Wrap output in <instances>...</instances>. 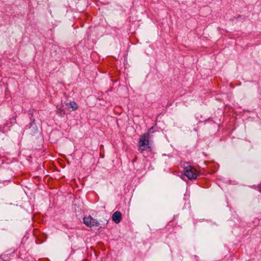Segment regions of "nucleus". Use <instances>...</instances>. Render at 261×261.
<instances>
[{"mask_svg":"<svg viewBox=\"0 0 261 261\" xmlns=\"http://www.w3.org/2000/svg\"><path fill=\"white\" fill-rule=\"evenodd\" d=\"M153 127L150 128L147 133L142 135L138 141V151L142 153L144 151H151V145L150 141V134Z\"/></svg>","mask_w":261,"mask_h":261,"instance_id":"nucleus-1","label":"nucleus"},{"mask_svg":"<svg viewBox=\"0 0 261 261\" xmlns=\"http://www.w3.org/2000/svg\"><path fill=\"white\" fill-rule=\"evenodd\" d=\"M57 113L59 114L61 116H63L65 114L64 111L61 109H59L57 111Z\"/></svg>","mask_w":261,"mask_h":261,"instance_id":"nucleus-7","label":"nucleus"},{"mask_svg":"<svg viewBox=\"0 0 261 261\" xmlns=\"http://www.w3.org/2000/svg\"><path fill=\"white\" fill-rule=\"evenodd\" d=\"M258 191L261 192V184L258 186Z\"/></svg>","mask_w":261,"mask_h":261,"instance_id":"nucleus-8","label":"nucleus"},{"mask_svg":"<svg viewBox=\"0 0 261 261\" xmlns=\"http://www.w3.org/2000/svg\"><path fill=\"white\" fill-rule=\"evenodd\" d=\"M30 125H31V126H30L31 132L33 134L35 133L37 131L38 128H37L36 124L35 123V120H33L31 122Z\"/></svg>","mask_w":261,"mask_h":261,"instance_id":"nucleus-5","label":"nucleus"},{"mask_svg":"<svg viewBox=\"0 0 261 261\" xmlns=\"http://www.w3.org/2000/svg\"><path fill=\"white\" fill-rule=\"evenodd\" d=\"M70 107L72 109L73 111H75V110H77L78 108L77 104L74 101L70 102Z\"/></svg>","mask_w":261,"mask_h":261,"instance_id":"nucleus-6","label":"nucleus"},{"mask_svg":"<svg viewBox=\"0 0 261 261\" xmlns=\"http://www.w3.org/2000/svg\"><path fill=\"white\" fill-rule=\"evenodd\" d=\"M184 173L190 179H195L197 178L199 175V172L197 170L191 166H188L185 167Z\"/></svg>","mask_w":261,"mask_h":261,"instance_id":"nucleus-2","label":"nucleus"},{"mask_svg":"<svg viewBox=\"0 0 261 261\" xmlns=\"http://www.w3.org/2000/svg\"><path fill=\"white\" fill-rule=\"evenodd\" d=\"M112 219L115 223H119L122 219L121 213L119 211L114 212L112 215Z\"/></svg>","mask_w":261,"mask_h":261,"instance_id":"nucleus-4","label":"nucleus"},{"mask_svg":"<svg viewBox=\"0 0 261 261\" xmlns=\"http://www.w3.org/2000/svg\"><path fill=\"white\" fill-rule=\"evenodd\" d=\"M83 222L86 226L90 227L98 226L100 224L97 219H94L90 215L84 217Z\"/></svg>","mask_w":261,"mask_h":261,"instance_id":"nucleus-3","label":"nucleus"}]
</instances>
